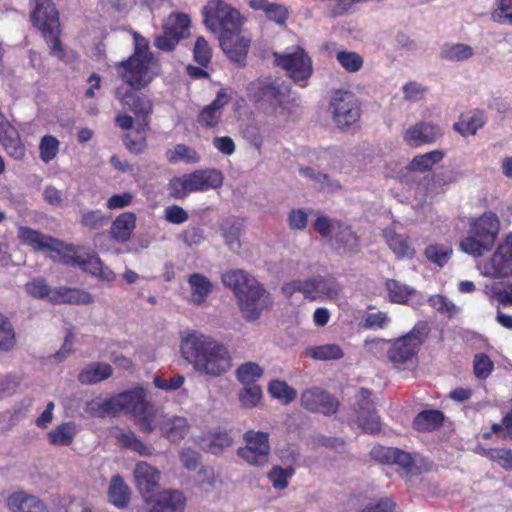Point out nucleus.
Returning <instances> with one entry per match:
<instances>
[{
	"instance_id": "338daca9",
	"label": "nucleus",
	"mask_w": 512,
	"mask_h": 512,
	"mask_svg": "<svg viewBox=\"0 0 512 512\" xmlns=\"http://www.w3.org/2000/svg\"><path fill=\"white\" fill-rule=\"evenodd\" d=\"M428 303L436 311H438L441 314H446L449 317L453 316L457 310L455 304L444 295H432L428 299Z\"/></svg>"
},
{
	"instance_id": "6e6d98bb",
	"label": "nucleus",
	"mask_w": 512,
	"mask_h": 512,
	"mask_svg": "<svg viewBox=\"0 0 512 512\" xmlns=\"http://www.w3.org/2000/svg\"><path fill=\"white\" fill-rule=\"evenodd\" d=\"M92 252L83 246L66 244V265L82 269Z\"/></svg>"
},
{
	"instance_id": "de8ad7c7",
	"label": "nucleus",
	"mask_w": 512,
	"mask_h": 512,
	"mask_svg": "<svg viewBox=\"0 0 512 512\" xmlns=\"http://www.w3.org/2000/svg\"><path fill=\"white\" fill-rule=\"evenodd\" d=\"M242 226V222L238 219H226L220 226L226 244L232 249L240 246Z\"/></svg>"
},
{
	"instance_id": "a211bd4d",
	"label": "nucleus",
	"mask_w": 512,
	"mask_h": 512,
	"mask_svg": "<svg viewBox=\"0 0 512 512\" xmlns=\"http://www.w3.org/2000/svg\"><path fill=\"white\" fill-rule=\"evenodd\" d=\"M486 274L492 278L512 276V233L499 245L491 259L485 264Z\"/></svg>"
},
{
	"instance_id": "f704fd0d",
	"label": "nucleus",
	"mask_w": 512,
	"mask_h": 512,
	"mask_svg": "<svg viewBox=\"0 0 512 512\" xmlns=\"http://www.w3.org/2000/svg\"><path fill=\"white\" fill-rule=\"evenodd\" d=\"M150 130V121L139 122L135 128V136L127 133L123 143L127 150L133 154H141L147 148V132Z\"/></svg>"
},
{
	"instance_id": "79ce46f5",
	"label": "nucleus",
	"mask_w": 512,
	"mask_h": 512,
	"mask_svg": "<svg viewBox=\"0 0 512 512\" xmlns=\"http://www.w3.org/2000/svg\"><path fill=\"white\" fill-rule=\"evenodd\" d=\"M190 18L184 13H173L171 14L164 26L168 35H173L179 40L186 37L189 34Z\"/></svg>"
},
{
	"instance_id": "6e6552de",
	"label": "nucleus",
	"mask_w": 512,
	"mask_h": 512,
	"mask_svg": "<svg viewBox=\"0 0 512 512\" xmlns=\"http://www.w3.org/2000/svg\"><path fill=\"white\" fill-rule=\"evenodd\" d=\"M203 23L208 30L220 36L240 33L246 19L223 0H210L203 7Z\"/></svg>"
},
{
	"instance_id": "c03bdc74",
	"label": "nucleus",
	"mask_w": 512,
	"mask_h": 512,
	"mask_svg": "<svg viewBox=\"0 0 512 512\" xmlns=\"http://www.w3.org/2000/svg\"><path fill=\"white\" fill-rule=\"evenodd\" d=\"M390 302L397 304L406 303L415 290L395 279H388L385 282Z\"/></svg>"
},
{
	"instance_id": "4d7b16f0",
	"label": "nucleus",
	"mask_w": 512,
	"mask_h": 512,
	"mask_svg": "<svg viewBox=\"0 0 512 512\" xmlns=\"http://www.w3.org/2000/svg\"><path fill=\"white\" fill-rule=\"evenodd\" d=\"M294 473L295 469L292 466L286 468L273 466L267 476L275 489H285L288 486L289 479Z\"/></svg>"
},
{
	"instance_id": "774afa93",
	"label": "nucleus",
	"mask_w": 512,
	"mask_h": 512,
	"mask_svg": "<svg viewBox=\"0 0 512 512\" xmlns=\"http://www.w3.org/2000/svg\"><path fill=\"white\" fill-rule=\"evenodd\" d=\"M243 137L259 152L263 145L260 127L255 122L247 123L242 130Z\"/></svg>"
},
{
	"instance_id": "2f4dec72",
	"label": "nucleus",
	"mask_w": 512,
	"mask_h": 512,
	"mask_svg": "<svg viewBox=\"0 0 512 512\" xmlns=\"http://www.w3.org/2000/svg\"><path fill=\"white\" fill-rule=\"evenodd\" d=\"M203 448L212 454H221L233 444V437L226 430L220 428L209 432L203 439Z\"/></svg>"
},
{
	"instance_id": "9b49d317",
	"label": "nucleus",
	"mask_w": 512,
	"mask_h": 512,
	"mask_svg": "<svg viewBox=\"0 0 512 512\" xmlns=\"http://www.w3.org/2000/svg\"><path fill=\"white\" fill-rule=\"evenodd\" d=\"M243 440L245 446L238 448L237 455L251 466H265L271 450L269 433L250 429L244 433Z\"/></svg>"
},
{
	"instance_id": "c756f323",
	"label": "nucleus",
	"mask_w": 512,
	"mask_h": 512,
	"mask_svg": "<svg viewBox=\"0 0 512 512\" xmlns=\"http://www.w3.org/2000/svg\"><path fill=\"white\" fill-rule=\"evenodd\" d=\"M187 282L191 288V301L196 305L203 304L213 290L211 281L201 273H193Z\"/></svg>"
},
{
	"instance_id": "423d86ee",
	"label": "nucleus",
	"mask_w": 512,
	"mask_h": 512,
	"mask_svg": "<svg viewBox=\"0 0 512 512\" xmlns=\"http://www.w3.org/2000/svg\"><path fill=\"white\" fill-rule=\"evenodd\" d=\"M223 184V174L215 168L197 169L191 173L175 176L168 183L169 196L185 199L189 194L218 189Z\"/></svg>"
},
{
	"instance_id": "0eeeda50",
	"label": "nucleus",
	"mask_w": 512,
	"mask_h": 512,
	"mask_svg": "<svg viewBox=\"0 0 512 512\" xmlns=\"http://www.w3.org/2000/svg\"><path fill=\"white\" fill-rule=\"evenodd\" d=\"M30 1L32 6L30 17L33 25L41 31L52 54L60 60L63 59L64 53L61 46L62 32L55 5L51 0Z\"/></svg>"
},
{
	"instance_id": "f257e3e1",
	"label": "nucleus",
	"mask_w": 512,
	"mask_h": 512,
	"mask_svg": "<svg viewBox=\"0 0 512 512\" xmlns=\"http://www.w3.org/2000/svg\"><path fill=\"white\" fill-rule=\"evenodd\" d=\"M180 351L182 357L204 375L219 377L232 366L230 352L224 344L196 331L182 338Z\"/></svg>"
},
{
	"instance_id": "5fc2aeb1",
	"label": "nucleus",
	"mask_w": 512,
	"mask_h": 512,
	"mask_svg": "<svg viewBox=\"0 0 512 512\" xmlns=\"http://www.w3.org/2000/svg\"><path fill=\"white\" fill-rule=\"evenodd\" d=\"M262 368L254 362H247L240 365L236 371L237 379L247 385H256L255 382L262 376Z\"/></svg>"
},
{
	"instance_id": "603ef678",
	"label": "nucleus",
	"mask_w": 512,
	"mask_h": 512,
	"mask_svg": "<svg viewBox=\"0 0 512 512\" xmlns=\"http://www.w3.org/2000/svg\"><path fill=\"white\" fill-rule=\"evenodd\" d=\"M424 255L428 261L443 267L452 255V248L444 244H430L425 248Z\"/></svg>"
},
{
	"instance_id": "0e129e2a",
	"label": "nucleus",
	"mask_w": 512,
	"mask_h": 512,
	"mask_svg": "<svg viewBox=\"0 0 512 512\" xmlns=\"http://www.w3.org/2000/svg\"><path fill=\"white\" fill-rule=\"evenodd\" d=\"M39 150L40 158L44 162L48 163L57 155L59 150V141L53 136H44L41 139Z\"/></svg>"
},
{
	"instance_id": "412c9836",
	"label": "nucleus",
	"mask_w": 512,
	"mask_h": 512,
	"mask_svg": "<svg viewBox=\"0 0 512 512\" xmlns=\"http://www.w3.org/2000/svg\"><path fill=\"white\" fill-rule=\"evenodd\" d=\"M149 512H183L186 498L182 492L177 490H165L156 492L145 500Z\"/></svg>"
},
{
	"instance_id": "680f3d73",
	"label": "nucleus",
	"mask_w": 512,
	"mask_h": 512,
	"mask_svg": "<svg viewBox=\"0 0 512 512\" xmlns=\"http://www.w3.org/2000/svg\"><path fill=\"white\" fill-rule=\"evenodd\" d=\"M494 368V364L490 357L485 353H478L474 356L473 371L476 378L485 380L490 376Z\"/></svg>"
},
{
	"instance_id": "4c0bfd02",
	"label": "nucleus",
	"mask_w": 512,
	"mask_h": 512,
	"mask_svg": "<svg viewBox=\"0 0 512 512\" xmlns=\"http://www.w3.org/2000/svg\"><path fill=\"white\" fill-rule=\"evenodd\" d=\"M0 141L7 154L13 159L22 160L25 157V146L23 145L18 132L10 125H7V128L4 129V136Z\"/></svg>"
},
{
	"instance_id": "a18cd8bd",
	"label": "nucleus",
	"mask_w": 512,
	"mask_h": 512,
	"mask_svg": "<svg viewBox=\"0 0 512 512\" xmlns=\"http://www.w3.org/2000/svg\"><path fill=\"white\" fill-rule=\"evenodd\" d=\"M479 453L496 462L505 470H512V450L505 448H485L478 446Z\"/></svg>"
},
{
	"instance_id": "f03ea898",
	"label": "nucleus",
	"mask_w": 512,
	"mask_h": 512,
	"mask_svg": "<svg viewBox=\"0 0 512 512\" xmlns=\"http://www.w3.org/2000/svg\"><path fill=\"white\" fill-rule=\"evenodd\" d=\"M223 285L236 296L240 311L248 321L259 318L272 301L270 294L253 276L241 269L229 270L222 274Z\"/></svg>"
},
{
	"instance_id": "bf43d9fd",
	"label": "nucleus",
	"mask_w": 512,
	"mask_h": 512,
	"mask_svg": "<svg viewBox=\"0 0 512 512\" xmlns=\"http://www.w3.org/2000/svg\"><path fill=\"white\" fill-rule=\"evenodd\" d=\"M193 58L194 61L202 67H207L211 61L212 48L203 36H199L196 39L193 48Z\"/></svg>"
},
{
	"instance_id": "58836bf2",
	"label": "nucleus",
	"mask_w": 512,
	"mask_h": 512,
	"mask_svg": "<svg viewBox=\"0 0 512 512\" xmlns=\"http://www.w3.org/2000/svg\"><path fill=\"white\" fill-rule=\"evenodd\" d=\"M282 291L287 297H291L295 292H301L305 298L317 300V276L285 283Z\"/></svg>"
},
{
	"instance_id": "37998d69",
	"label": "nucleus",
	"mask_w": 512,
	"mask_h": 512,
	"mask_svg": "<svg viewBox=\"0 0 512 512\" xmlns=\"http://www.w3.org/2000/svg\"><path fill=\"white\" fill-rule=\"evenodd\" d=\"M82 270L106 282H112L116 278L115 273L94 252L90 254Z\"/></svg>"
},
{
	"instance_id": "13d9d810",
	"label": "nucleus",
	"mask_w": 512,
	"mask_h": 512,
	"mask_svg": "<svg viewBox=\"0 0 512 512\" xmlns=\"http://www.w3.org/2000/svg\"><path fill=\"white\" fill-rule=\"evenodd\" d=\"M15 346V332L10 321L0 314V350L10 351Z\"/></svg>"
},
{
	"instance_id": "9d476101",
	"label": "nucleus",
	"mask_w": 512,
	"mask_h": 512,
	"mask_svg": "<svg viewBox=\"0 0 512 512\" xmlns=\"http://www.w3.org/2000/svg\"><path fill=\"white\" fill-rule=\"evenodd\" d=\"M124 413L134 417L139 429L144 433H151L154 429L156 417L155 406L148 400L143 387H135L120 393Z\"/></svg>"
},
{
	"instance_id": "cd10ccee",
	"label": "nucleus",
	"mask_w": 512,
	"mask_h": 512,
	"mask_svg": "<svg viewBox=\"0 0 512 512\" xmlns=\"http://www.w3.org/2000/svg\"><path fill=\"white\" fill-rule=\"evenodd\" d=\"M136 226V215L133 212H124L113 221L110 234L117 242H126Z\"/></svg>"
},
{
	"instance_id": "ddd939ff",
	"label": "nucleus",
	"mask_w": 512,
	"mask_h": 512,
	"mask_svg": "<svg viewBox=\"0 0 512 512\" xmlns=\"http://www.w3.org/2000/svg\"><path fill=\"white\" fill-rule=\"evenodd\" d=\"M330 109L337 127L344 130L358 122L360 104L352 92L337 90L333 93Z\"/></svg>"
},
{
	"instance_id": "a19ab883",
	"label": "nucleus",
	"mask_w": 512,
	"mask_h": 512,
	"mask_svg": "<svg viewBox=\"0 0 512 512\" xmlns=\"http://www.w3.org/2000/svg\"><path fill=\"white\" fill-rule=\"evenodd\" d=\"M89 410L93 415L101 418H104L106 416H116L124 412L122 400L120 399V393L102 402L90 403Z\"/></svg>"
},
{
	"instance_id": "a878e982",
	"label": "nucleus",
	"mask_w": 512,
	"mask_h": 512,
	"mask_svg": "<svg viewBox=\"0 0 512 512\" xmlns=\"http://www.w3.org/2000/svg\"><path fill=\"white\" fill-rule=\"evenodd\" d=\"M358 397L363 402L360 404L361 410H367V415H363L361 412L358 415L359 425L363 431L375 434L381 430V422L379 416L376 414L374 409L371 411L370 408L373 406L370 400L371 392L366 388H362L359 391Z\"/></svg>"
},
{
	"instance_id": "3c124183",
	"label": "nucleus",
	"mask_w": 512,
	"mask_h": 512,
	"mask_svg": "<svg viewBox=\"0 0 512 512\" xmlns=\"http://www.w3.org/2000/svg\"><path fill=\"white\" fill-rule=\"evenodd\" d=\"M110 221V216L104 214L100 209L84 210L81 213L80 223L82 227L94 231L106 226Z\"/></svg>"
},
{
	"instance_id": "bb28decb",
	"label": "nucleus",
	"mask_w": 512,
	"mask_h": 512,
	"mask_svg": "<svg viewBox=\"0 0 512 512\" xmlns=\"http://www.w3.org/2000/svg\"><path fill=\"white\" fill-rule=\"evenodd\" d=\"M486 116L484 111L473 109L462 113L453 128L462 136L475 135L477 131L485 125Z\"/></svg>"
},
{
	"instance_id": "1a4fd4ad",
	"label": "nucleus",
	"mask_w": 512,
	"mask_h": 512,
	"mask_svg": "<svg viewBox=\"0 0 512 512\" xmlns=\"http://www.w3.org/2000/svg\"><path fill=\"white\" fill-rule=\"evenodd\" d=\"M430 327L427 322L419 321L405 335L393 340L387 351V357L396 367L405 365L417 357L427 339Z\"/></svg>"
},
{
	"instance_id": "4be33fe9",
	"label": "nucleus",
	"mask_w": 512,
	"mask_h": 512,
	"mask_svg": "<svg viewBox=\"0 0 512 512\" xmlns=\"http://www.w3.org/2000/svg\"><path fill=\"white\" fill-rule=\"evenodd\" d=\"M229 97L225 89L217 92L216 98L205 106L197 116V122L206 129L217 127L222 117V108L228 103Z\"/></svg>"
},
{
	"instance_id": "e433bc0d",
	"label": "nucleus",
	"mask_w": 512,
	"mask_h": 512,
	"mask_svg": "<svg viewBox=\"0 0 512 512\" xmlns=\"http://www.w3.org/2000/svg\"><path fill=\"white\" fill-rule=\"evenodd\" d=\"M445 157V153L442 150H432L424 154H419L413 157L409 162L407 169L415 172H428L436 164L440 163Z\"/></svg>"
},
{
	"instance_id": "49530a36",
	"label": "nucleus",
	"mask_w": 512,
	"mask_h": 512,
	"mask_svg": "<svg viewBox=\"0 0 512 512\" xmlns=\"http://www.w3.org/2000/svg\"><path fill=\"white\" fill-rule=\"evenodd\" d=\"M166 158L170 163H177L183 161L185 163H198L200 161V155L198 152L185 145V144H177L174 149L168 150L166 153Z\"/></svg>"
},
{
	"instance_id": "6ab92c4d",
	"label": "nucleus",
	"mask_w": 512,
	"mask_h": 512,
	"mask_svg": "<svg viewBox=\"0 0 512 512\" xmlns=\"http://www.w3.org/2000/svg\"><path fill=\"white\" fill-rule=\"evenodd\" d=\"M218 39L225 55L239 67H244L251 39L240 33H231V35L220 36Z\"/></svg>"
},
{
	"instance_id": "39448f33",
	"label": "nucleus",
	"mask_w": 512,
	"mask_h": 512,
	"mask_svg": "<svg viewBox=\"0 0 512 512\" xmlns=\"http://www.w3.org/2000/svg\"><path fill=\"white\" fill-rule=\"evenodd\" d=\"M152 59L147 42L143 45L137 43L134 53L128 59L116 63L115 70L128 88L142 90L154 79L150 68Z\"/></svg>"
},
{
	"instance_id": "20e7f679",
	"label": "nucleus",
	"mask_w": 512,
	"mask_h": 512,
	"mask_svg": "<svg viewBox=\"0 0 512 512\" xmlns=\"http://www.w3.org/2000/svg\"><path fill=\"white\" fill-rule=\"evenodd\" d=\"M500 231L496 213L486 211L470 221L467 235L461 240V250L473 257H481L495 246Z\"/></svg>"
},
{
	"instance_id": "dca6fc26",
	"label": "nucleus",
	"mask_w": 512,
	"mask_h": 512,
	"mask_svg": "<svg viewBox=\"0 0 512 512\" xmlns=\"http://www.w3.org/2000/svg\"><path fill=\"white\" fill-rule=\"evenodd\" d=\"M300 403L304 409L326 416L335 414L339 408V401L336 397L317 387L303 391Z\"/></svg>"
},
{
	"instance_id": "7c9ffc66",
	"label": "nucleus",
	"mask_w": 512,
	"mask_h": 512,
	"mask_svg": "<svg viewBox=\"0 0 512 512\" xmlns=\"http://www.w3.org/2000/svg\"><path fill=\"white\" fill-rule=\"evenodd\" d=\"M386 243L397 258H413L414 248L410 245L409 237L397 234L394 230L386 229L383 233Z\"/></svg>"
},
{
	"instance_id": "864d4df0",
	"label": "nucleus",
	"mask_w": 512,
	"mask_h": 512,
	"mask_svg": "<svg viewBox=\"0 0 512 512\" xmlns=\"http://www.w3.org/2000/svg\"><path fill=\"white\" fill-rule=\"evenodd\" d=\"M341 290V285L333 277L317 276V299H336Z\"/></svg>"
},
{
	"instance_id": "2eb2a0df",
	"label": "nucleus",
	"mask_w": 512,
	"mask_h": 512,
	"mask_svg": "<svg viewBox=\"0 0 512 512\" xmlns=\"http://www.w3.org/2000/svg\"><path fill=\"white\" fill-rule=\"evenodd\" d=\"M139 90L127 88L123 85L116 87L114 96L123 107L128 108L140 122L150 121L153 113V102Z\"/></svg>"
},
{
	"instance_id": "8fccbe9b",
	"label": "nucleus",
	"mask_w": 512,
	"mask_h": 512,
	"mask_svg": "<svg viewBox=\"0 0 512 512\" xmlns=\"http://www.w3.org/2000/svg\"><path fill=\"white\" fill-rule=\"evenodd\" d=\"M472 56V47L464 43L445 44L441 49V57L450 61L460 62Z\"/></svg>"
},
{
	"instance_id": "4468645a",
	"label": "nucleus",
	"mask_w": 512,
	"mask_h": 512,
	"mask_svg": "<svg viewBox=\"0 0 512 512\" xmlns=\"http://www.w3.org/2000/svg\"><path fill=\"white\" fill-rule=\"evenodd\" d=\"M17 237L23 245L37 252L49 253L53 259L60 257L64 249L62 242L27 226L17 228Z\"/></svg>"
},
{
	"instance_id": "c9c22d12",
	"label": "nucleus",
	"mask_w": 512,
	"mask_h": 512,
	"mask_svg": "<svg viewBox=\"0 0 512 512\" xmlns=\"http://www.w3.org/2000/svg\"><path fill=\"white\" fill-rule=\"evenodd\" d=\"M130 489L120 475L111 478L108 497L109 501L118 508H124L130 501Z\"/></svg>"
},
{
	"instance_id": "e2e57ef3",
	"label": "nucleus",
	"mask_w": 512,
	"mask_h": 512,
	"mask_svg": "<svg viewBox=\"0 0 512 512\" xmlns=\"http://www.w3.org/2000/svg\"><path fill=\"white\" fill-rule=\"evenodd\" d=\"M262 398V390L258 385H247L239 393V400L242 406L247 408L255 407Z\"/></svg>"
},
{
	"instance_id": "5701e85b",
	"label": "nucleus",
	"mask_w": 512,
	"mask_h": 512,
	"mask_svg": "<svg viewBox=\"0 0 512 512\" xmlns=\"http://www.w3.org/2000/svg\"><path fill=\"white\" fill-rule=\"evenodd\" d=\"M6 506L11 512H47L46 506L38 497L24 491L9 494Z\"/></svg>"
},
{
	"instance_id": "f3484780",
	"label": "nucleus",
	"mask_w": 512,
	"mask_h": 512,
	"mask_svg": "<svg viewBox=\"0 0 512 512\" xmlns=\"http://www.w3.org/2000/svg\"><path fill=\"white\" fill-rule=\"evenodd\" d=\"M443 137L439 125L432 122L420 121L408 127L403 133V139L411 148L432 145Z\"/></svg>"
},
{
	"instance_id": "7ed1b4c3",
	"label": "nucleus",
	"mask_w": 512,
	"mask_h": 512,
	"mask_svg": "<svg viewBox=\"0 0 512 512\" xmlns=\"http://www.w3.org/2000/svg\"><path fill=\"white\" fill-rule=\"evenodd\" d=\"M251 102L268 115H290V89L272 78H258L247 86Z\"/></svg>"
},
{
	"instance_id": "09e8293b",
	"label": "nucleus",
	"mask_w": 512,
	"mask_h": 512,
	"mask_svg": "<svg viewBox=\"0 0 512 512\" xmlns=\"http://www.w3.org/2000/svg\"><path fill=\"white\" fill-rule=\"evenodd\" d=\"M268 391L273 398L278 399L282 404L288 405L297 397V392L285 381L273 380L269 383Z\"/></svg>"
},
{
	"instance_id": "393cba45",
	"label": "nucleus",
	"mask_w": 512,
	"mask_h": 512,
	"mask_svg": "<svg viewBox=\"0 0 512 512\" xmlns=\"http://www.w3.org/2000/svg\"><path fill=\"white\" fill-rule=\"evenodd\" d=\"M154 426L156 427L155 423ZM157 427L164 437L174 443L184 439L189 431L187 419L181 416H161V419L157 422Z\"/></svg>"
},
{
	"instance_id": "72a5a7b5",
	"label": "nucleus",
	"mask_w": 512,
	"mask_h": 512,
	"mask_svg": "<svg viewBox=\"0 0 512 512\" xmlns=\"http://www.w3.org/2000/svg\"><path fill=\"white\" fill-rule=\"evenodd\" d=\"M25 291L34 298H49L52 303H63L64 293L58 290H51L42 278H35L25 284Z\"/></svg>"
},
{
	"instance_id": "473e14b6",
	"label": "nucleus",
	"mask_w": 512,
	"mask_h": 512,
	"mask_svg": "<svg viewBox=\"0 0 512 512\" xmlns=\"http://www.w3.org/2000/svg\"><path fill=\"white\" fill-rule=\"evenodd\" d=\"M112 367L108 363L93 362L87 365L79 374L78 380L82 384H96L111 377Z\"/></svg>"
},
{
	"instance_id": "052dcab7",
	"label": "nucleus",
	"mask_w": 512,
	"mask_h": 512,
	"mask_svg": "<svg viewBox=\"0 0 512 512\" xmlns=\"http://www.w3.org/2000/svg\"><path fill=\"white\" fill-rule=\"evenodd\" d=\"M336 59L348 72H357L363 66V58L356 52L338 51L336 53Z\"/></svg>"
},
{
	"instance_id": "c85d7f7f",
	"label": "nucleus",
	"mask_w": 512,
	"mask_h": 512,
	"mask_svg": "<svg viewBox=\"0 0 512 512\" xmlns=\"http://www.w3.org/2000/svg\"><path fill=\"white\" fill-rule=\"evenodd\" d=\"M444 413L437 409L423 410L413 420V427L419 432H432L444 423Z\"/></svg>"
},
{
	"instance_id": "f8f14e48",
	"label": "nucleus",
	"mask_w": 512,
	"mask_h": 512,
	"mask_svg": "<svg viewBox=\"0 0 512 512\" xmlns=\"http://www.w3.org/2000/svg\"><path fill=\"white\" fill-rule=\"evenodd\" d=\"M275 63L286 71L287 75L300 86H305L312 74V61L305 50L296 46L292 52L275 53Z\"/></svg>"
},
{
	"instance_id": "aec40b11",
	"label": "nucleus",
	"mask_w": 512,
	"mask_h": 512,
	"mask_svg": "<svg viewBox=\"0 0 512 512\" xmlns=\"http://www.w3.org/2000/svg\"><path fill=\"white\" fill-rule=\"evenodd\" d=\"M160 478V471L145 461L138 462L134 468L136 487L145 500L157 492Z\"/></svg>"
},
{
	"instance_id": "b1692460",
	"label": "nucleus",
	"mask_w": 512,
	"mask_h": 512,
	"mask_svg": "<svg viewBox=\"0 0 512 512\" xmlns=\"http://www.w3.org/2000/svg\"><path fill=\"white\" fill-rule=\"evenodd\" d=\"M335 243V249L339 254L353 255L360 249V240L351 227L342 221L334 231L331 238Z\"/></svg>"
},
{
	"instance_id": "ea45409f",
	"label": "nucleus",
	"mask_w": 512,
	"mask_h": 512,
	"mask_svg": "<svg viewBox=\"0 0 512 512\" xmlns=\"http://www.w3.org/2000/svg\"><path fill=\"white\" fill-rule=\"evenodd\" d=\"M306 355L317 361H331L342 359L344 351L341 346L333 343L308 347Z\"/></svg>"
},
{
	"instance_id": "69168bd1",
	"label": "nucleus",
	"mask_w": 512,
	"mask_h": 512,
	"mask_svg": "<svg viewBox=\"0 0 512 512\" xmlns=\"http://www.w3.org/2000/svg\"><path fill=\"white\" fill-rule=\"evenodd\" d=\"M340 220L329 218L327 216H318L314 223V230L323 238L331 236L340 224Z\"/></svg>"
}]
</instances>
